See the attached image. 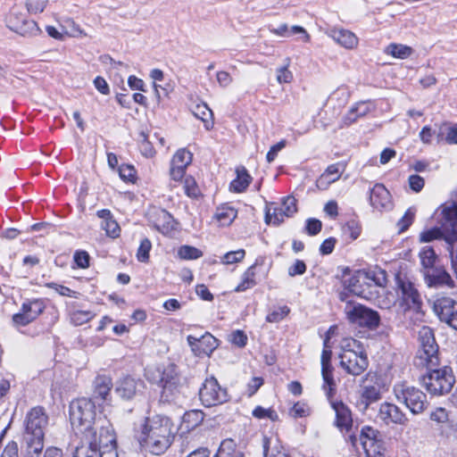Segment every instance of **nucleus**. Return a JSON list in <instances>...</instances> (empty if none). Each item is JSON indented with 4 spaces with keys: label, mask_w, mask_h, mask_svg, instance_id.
Segmentation results:
<instances>
[{
    "label": "nucleus",
    "mask_w": 457,
    "mask_h": 457,
    "mask_svg": "<svg viewBox=\"0 0 457 457\" xmlns=\"http://www.w3.org/2000/svg\"><path fill=\"white\" fill-rule=\"evenodd\" d=\"M341 284L343 287L354 295L370 300L374 292L373 287H386L387 285L386 271L380 268L353 270L348 266L341 269Z\"/></svg>",
    "instance_id": "2"
},
{
    "label": "nucleus",
    "mask_w": 457,
    "mask_h": 457,
    "mask_svg": "<svg viewBox=\"0 0 457 457\" xmlns=\"http://www.w3.org/2000/svg\"><path fill=\"white\" fill-rule=\"evenodd\" d=\"M268 29L271 34L282 37H289L291 34H302V39L304 43L311 42V35L303 27L299 25H294L289 29L287 24L283 23L280 24L278 28L268 26Z\"/></svg>",
    "instance_id": "39"
},
{
    "label": "nucleus",
    "mask_w": 457,
    "mask_h": 457,
    "mask_svg": "<svg viewBox=\"0 0 457 457\" xmlns=\"http://www.w3.org/2000/svg\"><path fill=\"white\" fill-rule=\"evenodd\" d=\"M378 416L386 425H405L409 420L399 406L389 402L380 403Z\"/></svg>",
    "instance_id": "26"
},
{
    "label": "nucleus",
    "mask_w": 457,
    "mask_h": 457,
    "mask_svg": "<svg viewBox=\"0 0 457 457\" xmlns=\"http://www.w3.org/2000/svg\"><path fill=\"white\" fill-rule=\"evenodd\" d=\"M143 385L144 382L140 378L126 375L117 381L115 391L120 398L129 401L136 397Z\"/></svg>",
    "instance_id": "29"
},
{
    "label": "nucleus",
    "mask_w": 457,
    "mask_h": 457,
    "mask_svg": "<svg viewBox=\"0 0 457 457\" xmlns=\"http://www.w3.org/2000/svg\"><path fill=\"white\" fill-rule=\"evenodd\" d=\"M431 307L440 321L457 330V300L438 293L434 295Z\"/></svg>",
    "instance_id": "15"
},
{
    "label": "nucleus",
    "mask_w": 457,
    "mask_h": 457,
    "mask_svg": "<svg viewBox=\"0 0 457 457\" xmlns=\"http://www.w3.org/2000/svg\"><path fill=\"white\" fill-rule=\"evenodd\" d=\"M120 179L127 184H136L138 180L137 170L134 165L122 163L118 168Z\"/></svg>",
    "instance_id": "48"
},
{
    "label": "nucleus",
    "mask_w": 457,
    "mask_h": 457,
    "mask_svg": "<svg viewBox=\"0 0 457 457\" xmlns=\"http://www.w3.org/2000/svg\"><path fill=\"white\" fill-rule=\"evenodd\" d=\"M305 233L313 237L318 235L322 229V222L316 218H309L305 221Z\"/></svg>",
    "instance_id": "63"
},
{
    "label": "nucleus",
    "mask_w": 457,
    "mask_h": 457,
    "mask_svg": "<svg viewBox=\"0 0 457 457\" xmlns=\"http://www.w3.org/2000/svg\"><path fill=\"white\" fill-rule=\"evenodd\" d=\"M96 441L98 457H118L116 435L111 426L99 427Z\"/></svg>",
    "instance_id": "20"
},
{
    "label": "nucleus",
    "mask_w": 457,
    "mask_h": 457,
    "mask_svg": "<svg viewBox=\"0 0 457 457\" xmlns=\"http://www.w3.org/2000/svg\"><path fill=\"white\" fill-rule=\"evenodd\" d=\"M93 398L105 402L109 399L113 384L109 375L99 374L93 381Z\"/></svg>",
    "instance_id": "33"
},
{
    "label": "nucleus",
    "mask_w": 457,
    "mask_h": 457,
    "mask_svg": "<svg viewBox=\"0 0 457 457\" xmlns=\"http://www.w3.org/2000/svg\"><path fill=\"white\" fill-rule=\"evenodd\" d=\"M187 342L198 357L211 355L218 346V340L210 332H205L200 337L190 335L187 337Z\"/></svg>",
    "instance_id": "24"
},
{
    "label": "nucleus",
    "mask_w": 457,
    "mask_h": 457,
    "mask_svg": "<svg viewBox=\"0 0 457 457\" xmlns=\"http://www.w3.org/2000/svg\"><path fill=\"white\" fill-rule=\"evenodd\" d=\"M148 221L165 237H171L179 230V222L167 210L152 206L147 212Z\"/></svg>",
    "instance_id": "16"
},
{
    "label": "nucleus",
    "mask_w": 457,
    "mask_h": 457,
    "mask_svg": "<svg viewBox=\"0 0 457 457\" xmlns=\"http://www.w3.org/2000/svg\"><path fill=\"white\" fill-rule=\"evenodd\" d=\"M238 210L230 203L218 205L212 217V222L220 228L229 227L237 219Z\"/></svg>",
    "instance_id": "30"
},
{
    "label": "nucleus",
    "mask_w": 457,
    "mask_h": 457,
    "mask_svg": "<svg viewBox=\"0 0 457 457\" xmlns=\"http://www.w3.org/2000/svg\"><path fill=\"white\" fill-rule=\"evenodd\" d=\"M345 162L329 164L316 179V187L320 190H327L331 184L338 181L346 169Z\"/></svg>",
    "instance_id": "27"
},
{
    "label": "nucleus",
    "mask_w": 457,
    "mask_h": 457,
    "mask_svg": "<svg viewBox=\"0 0 457 457\" xmlns=\"http://www.w3.org/2000/svg\"><path fill=\"white\" fill-rule=\"evenodd\" d=\"M229 342L239 348H244L247 345L248 337L244 330L237 329L229 335Z\"/></svg>",
    "instance_id": "61"
},
{
    "label": "nucleus",
    "mask_w": 457,
    "mask_h": 457,
    "mask_svg": "<svg viewBox=\"0 0 457 457\" xmlns=\"http://www.w3.org/2000/svg\"><path fill=\"white\" fill-rule=\"evenodd\" d=\"M193 154L185 148H180L173 154L169 170L170 179L175 183H181L191 164Z\"/></svg>",
    "instance_id": "21"
},
{
    "label": "nucleus",
    "mask_w": 457,
    "mask_h": 457,
    "mask_svg": "<svg viewBox=\"0 0 457 457\" xmlns=\"http://www.w3.org/2000/svg\"><path fill=\"white\" fill-rule=\"evenodd\" d=\"M264 378L262 377H253L246 385L245 394L248 397L253 396L263 386Z\"/></svg>",
    "instance_id": "64"
},
{
    "label": "nucleus",
    "mask_w": 457,
    "mask_h": 457,
    "mask_svg": "<svg viewBox=\"0 0 457 457\" xmlns=\"http://www.w3.org/2000/svg\"><path fill=\"white\" fill-rule=\"evenodd\" d=\"M266 256L259 255L253 263L250 265L242 274L241 279L234 291L237 293L245 292L257 285V276L261 274L262 268L265 266Z\"/></svg>",
    "instance_id": "23"
},
{
    "label": "nucleus",
    "mask_w": 457,
    "mask_h": 457,
    "mask_svg": "<svg viewBox=\"0 0 457 457\" xmlns=\"http://www.w3.org/2000/svg\"><path fill=\"white\" fill-rule=\"evenodd\" d=\"M96 216L103 220L101 228L105 231L106 236L113 239L120 236V227L109 209L98 210Z\"/></svg>",
    "instance_id": "35"
},
{
    "label": "nucleus",
    "mask_w": 457,
    "mask_h": 457,
    "mask_svg": "<svg viewBox=\"0 0 457 457\" xmlns=\"http://www.w3.org/2000/svg\"><path fill=\"white\" fill-rule=\"evenodd\" d=\"M385 53L394 58L403 60L412 54L413 49L406 45L391 43L386 47Z\"/></svg>",
    "instance_id": "47"
},
{
    "label": "nucleus",
    "mask_w": 457,
    "mask_h": 457,
    "mask_svg": "<svg viewBox=\"0 0 457 457\" xmlns=\"http://www.w3.org/2000/svg\"><path fill=\"white\" fill-rule=\"evenodd\" d=\"M345 316L350 323L369 328H378L380 322L378 312L361 303L352 305L345 311Z\"/></svg>",
    "instance_id": "19"
},
{
    "label": "nucleus",
    "mask_w": 457,
    "mask_h": 457,
    "mask_svg": "<svg viewBox=\"0 0 457 457\" xmlns=\"http://www.w3.org/2000/svg\"><path fill=\"white\" fill-rule=\"evenodd\" d=\"M90 311L76 310L71 312V321L75 326H81L90 321L94 318Z\"/></svg>",
    "instance_id": "57"
},
{
    "label": "nucleus",
    "mask_w": 457,
    "mask_h": 457,
    "mask_svg": "<svg viewBox=\"0 0 457 457\" xmlns=\"http://www.w3.org/2000/svg\"><path fill=\"white\" fill-rule=\"evenodd\" d=\"M145 378L161 388L160 402L170 403L180 394V378L174 363L152 366L145 369Z\"/></svg>",
    "instance_id": "5"
},
{
    "label": "nucleus",
    "mask_w": 457,
    "mask_h": 457,
    "mask_svg": "<svg viewBox=\"0 0 457 457\" xmlns=\"http://www.w3.org/2000/svg\"><path fill=\"white\" fill-rule=\"evenodd\" d=\"M331 408L335 411L334 425L341 433L345 434V437L349 435L353 426V419L351 409L343 401L328 400Z\"/></svg>",
    "instance_id": "22"
},
{
    "label": "nucleus",
    "mask_w": 457,
    "mask_h": 457,
    "mask_svg": "<svg viewBox=\"0 0 457 457\" xmlns=\"http://www.w3.org/2000/svg\"><path fill=\"white\" fill-rule=\"evenodd\" d=\"M297 200L293 195H287L279 203L271 202L265 207V222L279 226L286 219L293 217L297 212Z\"/></svg>",
    "instance_id": "12"
},
{
    "label": "nucleus",
    "mask_w": 457,
    "mask_h": 457,
    "mask_svg": "<svg viewBox=\"0 0 457 457\" xmlns=\"http://www.w3.org/2000/svg\"><path fill=\"white\" fill-rule=\"evenodd\" d=\"M393 393L395 399L414 415L423 413L429 406L427 395L420 388L406 381L395 384Z\"/></svg>",
    "instance_id": "9"
},
{
    "label": "nucleus",
    "mask_w": 457,
    "mask_h": 457,
    "mask_svg": "<svg viewBox=\"0 0 457 457\" xmlns=\"http://www.w3.org/2000/svg\"><path fill=\"white\" fill-rule=\"evenodd\" d=\"M192 112L195 117L201 120L204 123V127L206 130H211L214 127V118H213V112L210 109V107L207 105V104L201 102L197 104H195L193 109Z\"/></svg>",
    "instance_id": "42"
},
{
    "label": "nucleus",
    "mask_w": 457,
    "mask_h": 457,
    "mask_svg": "<svg viewBox=\"0 0 457 457\" xmlns=\"http://www.w3.org/2000/svg\"><path fill=\"white\" fill-rule=\"evenodd\" d=\"M177 253L180 260H197L204 255L202 250L188 245L179 246Z\"/></svg>",
    "instance_id": "51"
},
{
    "label": "nucleus",
    "mask_w": 457,
    "mask_h": 457,
    "mask_svg": "<svg viewBox=\"0 0 457 457\" xmlns=\"http://www.w3.org/2000/svg\"><path fill=\"white\" fill-rule=\"evenodd\" d=\"M96 442V438L88 439L87 444H85L84 441H79L73 457H98L96 453L97 449Z\"/></svg>",
    "instance_id": "49"
},
{
    "label": "nucleus",
    "mask_w": 457,
    "mask_h": 457,
    "mask_svg": "<svg viewBox=\"0 0 457 457\" xmlns=\"http://www.w3.org/2000/svg\"><path fill=\"white\" fill-rule=\"evenodd\" d=\"M436 139L438 143L457 144V123L453 126H449L446 123L442 124L436 135Z\"/></svg>",
    "instance_id": "46"
},
{
    "label": "nucleus",
    "mask_w": 457,
    "mask_h": 457,
    "mask_svg": "<svg viewBox=\"0 0 457 457\" xmlns=\"http://www.w3.org/2000/svg\"><path fill=\"white\" fill-rule=\"evenodd\" d=\"M354 450L360 444L365 457H385L386 446L381 432L370 425L362 426L359 435L349 434L345 437Z\"/></svg>",
    "instance_id": "8"
},
{
    "label": "nucleus",
    "mask_w": 457,
    "mask_h": 457,
    "mask_svg": "<svg viewBox=\"0 0 457 457\" xmlns=\"http://www.w3.org/2000/svg\"><path fill=\"white\" fill-rule=\"evenodd\" d=\"M204 417L205 414L202 410L194 409L187 411L183 414L179 424L181 433H189L198 428L203 423Z\"/></svg>",
    "instance_id": "36"
},
{
    "label": "nucleus",
    "mask_w": 457,
    "mask_h": 457,
    "mask_svg": "<svg viewBox=\"0 0 457 457\" xmlns=\"http://www.w3.org/2000/svg\"><path fill=\"white\" fill-rule=\"evenodd\" d=\"M395 298L388 292L386 299L379 301V306L382 309H390L393 305L396 306L398 312L407 314L424 315L422 311L423 301L421 295L416 285L406 276L397 273L395 278Z\"/></svg>",
    "instance_id": "3"
},
{
    "label": "nucleus",
    "mask_w": 457,
    "mask_h": 457,
    "mask_svg": "<svg viewBox=\"0 0 457 457\" xmlns=\"http://www.w3.org/2000/svg\"><path fill=\"white\" fill-rule=\"evenodd\" d=\"M213 457H245V455L234 439L226 438L221 441Z\"/></svg>",
    "instance_id": "44"
},
{
    "label": "nucleus",
    "mask_w": 457,
    "mask_h": 457,
    "mask_svg": "<svg viewBox=\"0 0 457 457\" xmlns=\"http://www.w3.org/2000/svg\"><path fill=\"white\" fill-rule=\"evenodd\" d=\"M330 37L340 46L347 49L356 48L359 44L357 36L345 29H333Z\"/></svg>",
    "instance_id": "38"
},
{
    "label": "nucleus",
    "mask_w": 457,
    "mask_h": 457,
    "mask_svg": "<svg viewBox=\"0 0 457 457\" xmlns=\"http://www.w3.org/2000/svg\"><path fill=\"white\" fill-rule=\"evenodd\" d=\"M424 279L428 287H455V283L444 266H436L423 273Z\"/></svg>",
    "instance_id": "28"
},
{
    "label": "nucleus",
    "mask_w": 457,
    "mask_h": 457,
    "mask_svg": "<svg viewBox=\"0 0 457 457\" xmlns=\"http://www.w3.org/2000/svg\"><path fill=\"white\" fill-rule=\"evenodd\" d=\"M73 261L76 266L80 269H87L90 266V255L85 250L75 251Z\"/></svg>",
    "instance_id": "60"
},
{
    "label": "nucleus",
    "mask_w": 457,
    "mask_h": 457,
    "mask_svg": "<svg viewBox=\"0 0 457 457\" xmlns=\"http://www.w3.org/2000/svg\"><path fill=\"white\" fill-rule=\"evenodd\" d=\"M340 366L349 375H361L369 367L367 352L361 342L353 337H345L340 343Z\"/></svg>",
    "instance_id": "6"
},
{
    "label": "nucleus",
    "mask_w": 457,
    "mask_h": 457,
    "mask_svg": "<svg viewBox=\"0 0 457 457\" xmlns=\"http://www.w3.org/2000/svg\"><path fill=\"white\" fill-rule=\"evenodd\" d=\"M311 412V407L305 401H297L289 409V415L294 419L306 418Z\"/></svg>",
    "instance_id": "54"
},
{
    "label": "nucleus",
    "mask_w": 457,
    "mask_h": 457,
    "mask_svg": "<svg viewBox=\"0 0 457 457\" xmlns=\"http://www.w3.org/2000/svg\"><path fill=\"white\" fill-rule=\"evenodd\" d=\"M436 212H439L437 223L446 233V244L454 245L457 242V203L443 204Z\"/></svg>",
    "instance_id": "17"
},
{
    "label": "nucleus",
    "mask_w": 457,
    "mask_h": 457,
    "mask_svg": "<svg viewBox=\"0 0 457 457\" xmlns=\"http://www.w3.org/2000/svg\"><path fill=\"white\" fill-rule=\"evenodd\" d=\"M245 250L242 248L236 251H230L221 257V262L227 265L240 262L245 259Z\"/></svg>",
    "instance_id": "59"
},
{
    "label": "nucleus",
    "mask_w": 457,
    "mask_h": 457,
    "mask_svg": "<svg viewBox=\"0 0 457 457\" xmlns=\"http://www.w3.org/2000/svg\"><path fill=\"white\" fill-rule=\"evenodd\" d=\"M62 28L64 29L63 34L69 37H80L86 36L85 31L72 18L65 19L63 21Z\"/></svg>",
    "instance_id": "53"
},
{
    "label": "nucleus",
    "mask_w": 457,
    "mask_h": 457,
    "mask_svg": "<svg viewBox=\"0 0 457 457\" xmlns=\"http://www.w3.org/2000/svg\"><path fill=\"white\" fill-rule=\"evenodd\" d=\"M362 232V226L358 218H352L341 226V237L346 243L355 241Z\"/></svg>",
    "instance_id": "40"
},
{
    "label": "nucleus",
    "mask_w": 457,
    "mask_h": 457,
    "mask_svg": "<svg viewBox=\"0 0 457 457\" xmlns=\"http://www.w3.org/2000/svg\"><path fill=\"white\" fill-rule=\"evenodd\" d=\"M45 286L47 288L54 290L57 294H59L62 296L77 297L78 293L66 286L57 284L55 282H48L46 283Z\"/></svg>",
    "instance_id": "62"
},
{
    "label": "nucleus",
    "mask_w": 457,
    "mask_h": 457,
    "mask_svg": "<svg viewBox=\"0 0 457 457\" xmlns=\"http://www.w3.org/2000/svg\"><path fill=\"white\" fill-rule=\"evenodd\" d=\"M140 139L138 148L140 153L146 158H152L155 155L156 151L153 144L149 141L148 136L145 132L139 134Z\"/></svg>",
    "instance_id": "56"
},
{
    "label": "nucleus",
    "mask_w": 457,
    "mask_h": 457,
    "mask_svg": "<svg viewBox=\"0 0 457 457\" xmlns=\"http://www.w3.org/2000/svg\"><path fill=\"white\" fill-rule=\"evenodd\" d=\"M370 204L378 212L389 210L393 206L392 195L383 183H376L370 190Z\"/></svg>",
    "instance_id": "25"
},
{
    "label": "nucleus",
    "mask_w": 457,
    "mask_h": 457,
    "mask_svg": "<svg viewBox=\"0 0 457 457\" xmlns=\"http://www.w3.org/2000/svg\"><path fill=\"white\" fill-rule=\"evenodd\" d=\"M49 423V416L45 407L37 405L30 408L24 418L25 435L45 437V431Z\"/></svg>",
    "instance_id": "18"
},
{
    "label": "nucleus",
    "mask_w": 457,
    "mask_h": 457,
    "mask_svg": "<svg viewBox=\"0 0 457 457\" xmlns=\"http://www.w3.org/2000/svg\"><path fill=\"white\" fill-rule=\"evenodd\" d=\"M263 457H291L288 450L278 437H262Z\"/></svg>",
    "instance_id": "34"
},
{
    "label": "nucleus",
    "mask_w": 457,
    "mask_h": 457,
    "mask_svg": "<svg viewBox=\"0 0 457 457\" xmlns=\"http://www.w3.org/2000/svg\"><path fill=\"white\" fill-rule=\"evenodd\" d=\"M427 372L420 379V384L432 396L449 394L454 384L455 376L450 366L426 367Z\"/></svg>",
    "instance_id": "7"
},
{
    "label": "nucleus",
    "mask_w": 457,
    "mask_h": 457,
    "mask_svg": "<svg viewBox=\"0 0 457 457\" xmlns=\"http://www.w3.org/2000/svg\"><path fill=\"white\" fill-rule=\"evenodd\" d=\"M45 437L23 435L21 444V457H40L44 449Z\"/></svg>",
    "instance_id": "32"
},
{
    "label": "nucleus",
    "mask_w": 457,
    "mask_h": 457,
    "mask_svg": "<svg viewBox=\"0 0 457 457\" xmlns=\"http://www.w3.org/2000/svg\"><path fill=\"white\" fill-rule=\"evenodd\" d=\"M199 400L205 407L223 404L230 400L228 389L214 376L207 377L199 388Z\"/></svg>",
    "instance_id": "13"
},
{
    "label": "nucleus",
    "mask_w": 457,
    "mask_h": 457,
    "mask_svg": "<svg viewBox=\"0 0 457 457\" xmlns=\"http://www.w3.org/2000/svg\"><path fill=\"white\" fill-rule=\"evenodd\" d=\"M180 183L172 184L173 187H178ZM183 186L184 194L192 200H199L203 198L204 195L201 191V188L195 180V177L192 175H185L183 180L181 182Z\"/></svg>",
    "instance_id": "41"
},
{
    "label": "nucleus",
    "mask_w": 457,
    "mask_h": 457,
    "mask_svg": "<svg viewBox=\"0 0 457 457\" xmlns=\"http://www.w3.org/2000/svg\"><path fill=\"white\" fill-rule=\"evenodd\" d=\"M334 368H322V386L321 388L325 392L328 400H332L337 395V382L334 378Z\"/></svg>",
    "instance_id": "43"
},
{
    "label": "nucleus",
    "mask_w": 457,
    "mask_h": 457,
    "mask_svg": "<svg viewBox=\"0 0 457 457\" xmlns=\"http://www.w3.org/2000/svg\"><path fill=\"white\" fill-rule=\"evenodd\" d=\"M46 307V298H25L21 303L19 312L12 316V322L17 328L26 327L37 320L45 312Z\"/></svg>",
    "instance_id": "11"
},
{
    "label": "nucleus",
    "mask_w": 457,
    "mask_h": 457,
    "mask_svg": "<svg viewBox=\"0 0 457 457\" xmlns=\"http://www.w3.org/2000/svg\"><path fill=\"white\" fill-rule=\"evenodd\" d=\"M446 233L442 228L433 227L421 231L419 235L420 243H429L434 240L444 239L445 241Z\"/></svg>",
    "instance_id": "50"
},
{
    "label": "nucleus",
    "mask_w": 457,
    "mask_h": 457,
    "mask_svg": "<svg viewBox=\"0 0 457 457\" xmlns=\"http://www.w3.org/2000/svg\"><path fill=\"white\" fill-rule=\"evenodd\" d=\"M152 249V242L149 238L141 239L139 246L137 250L136 257L140 262H148L150 259V251Z\"/></svg>",
    "instance_id": "55"
},
{
    "label": "nucleus",
    "mask_w": 457,
    "mask_h": 457,
    "mask_svg": "<svg viewBox=\"0 0 457 457\" xmlns=\"http://www.w3.org/2000/svg\"><path fill=\"white\" fill-rule=\"evenodd\" d=\"M4 22L10 30L22 37H36L41 33L37 23L34 20L29 19L26 13L17 7L10 9L5 15Z\"/></svg>",
    "instance_id": "14"
},
{
    "label": "nucleus",
    "mask_w": 457,
    "mask_h": 457,
    "mask_svg": "<svg viewBox=\"0 0 457 457\" xmlns=\"http://www.w3.org/2000/svg\"><path fill=\"white\" fill-rule=\"evenodd\" d=\"M235 174L236 177L228 184V191L233 194H243L247 190L253 179L244 165L236 166Z\"/></svg>",
    "instance_id": "31"
},
{
    "label": "nucleus",
    "mask_w": 457,
    "mask_h": 457,
    "mask_svg": "<svg viewBox=\"0 0 457 457\" xmlns=\"http://www.w3.org/2000/svg\"><path fill=\"white\" fill-rule=\"evenodd\" d=\"M419 258L422 269V273L427 271L428 270H431L436 266V262L438 261V255L436 253L434 248L432 246H424L419 252Z\"/></svg>",
    "instance_id": "45"
},
{
    "label": "nucleus",
    "mask_w": 457,
    "mask_h": 457,
    "mask_svg": "<svg viewBox=\"0 0 457 457\" xmlns=\"http://www.w3.org/2000/svg\"><path fill=\"white\" fill-rule=\"evenodd\" d=\"M381 398L380 390L374 385L364 386L360 394L359 400L356 403L357 407L362 411L368 408Z\"/></svg>",
    "instance_id": "37"
},
{
    "label": "nucleus",
    "mask_w": 457,
    "mask_h": 457,
    "mask_svg": "<svg viewBox=\"0 0 457 457\" xmlns=\"http://www.w3.org/2000/svg\"><path fill=\"white\" fill-rule=\"evenodd\" d=\"M174 423L170 417L155 413L145 417L134 428V437L140 448L151 454H163L175 439Z\"/></svg>",
    "instance_id": "1"
},
{
    "label": "nucleus",
    "mask_w": 457,
    "mask_h": 457,
    "mask_svg": "<svg viewBox=\"0 0 457 457\" xmlns=\"http://www.w3.org/2000/svg\"><path fill=\"white\" fill-rule=\"evenodd\" d=\"M419 340L420 343L418 351V359L424 367H437L440 365L438 345L436 342L434 331L428 326H423L419 330Z\"/></svg>",
    "instance_id": "10"
},
{
    "label": "nucleus",
    "mask_w": 457,
    "mask_h": 457,
    "mask_svg": "<svg viewBox=\"0 0 457 457\" xmlns=\"http://www.w3.org/2000/svg\"><path fill=\"white\" fill-rule=\"evenodd\" d=\"M96 407L91 398L80 397L70 403L69 417L76 437L87 444L96 438L99 428L96 424Z\"/></svg>",
    "instance_id": "4"
},
{
    "label": "nucleus",
    "mask_w": 457,
    "mask_h": 457,
    "mask_svg": "<svg viewBox=\"0 0 457 457\" xmlns=\"http://www.w3.org/2000/svg\"><path fill=\"white\" fill-rule=\"evenodd\" d=\"M290 312V308L286 304L278 306L266 315L265 320L269 323H278L286 319L289 315Z\"/></svg>",
    "instance_id": "52"
},
{
    "label": "nucleus",
    "mask_w": 457,
    "mask_h": 457,
    "mask_svg": "<svg viewBox=\"0 0 457 457\" xmlns=\"http://www.w3.org/2000/svg\"><path fill=\"white\" fill-rule=\"evenodd\" d=\"M252 415L258 420L268 419L271 421L278 420V414L273 408L265 409L261 405H257L253 410Z\"/></svg>",
    "instance_id": "58"
}]
</instances>
